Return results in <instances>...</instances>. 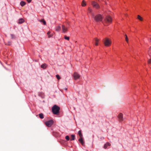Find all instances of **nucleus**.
I'll list each match as a JSON object with an SVG mask.
<instances>
[{"label":"nucleus","mask_w":151,"mask_h":151,"mask_svg":"<svg viewBox=\"0 0 151 151\" xmlns=\"http://www.w3.org/2000/svg\"><path fill=\"white\" fill-rule=\"evenodd\" d=\"M94 20L96 22H99L102 21L104 18L102 15L100 14H98L96 16L92 17Z\"/></svg>","instance_id":"nucleus-1"},{"label":"nucleus","mask_w":151,"mask_h":151,"mask_svg":"<svg viewBox=\"0 0 151 151\" xmlns=\"http://www.w3.org/2000/svg\"><path fill=\"white\" fill-rule=\"evenodd\" d=\"M52 111L55 114H58L59 113L60 108L56 105H55L52 107Z\"/></svg>","instance_id":"nucleus-2"},{"label":"nucleus","mask_w":151,"mask_h":151,"mask_svg":"<svg viewBox=\"0 0 151 151\" xmlns=\"http://www.w3.org/2000/svg\"><path fill=\"white\" fill-rule=\"evenodd\" d=\"M112 21V19L110 16H106L104 20L103 21V23L105 25H108Z\"/></svg>","instance_id":"nucleus-3"},{"label":"nucleus","mask_w":151,"mask_h":151,"mask_svg":"<svg viewBox=\"0 0 151 151\" xmlns=\"http://www.w3.org/2000/svg\"><path fill=\"white\" fill-rule=\"evenodd\" d=\"M103 42L104 45L106 47H109L111 44V40L108 38L106 37L104 39Z\"/></svg>","instance_id":"nucleus-4"},{"label":"nucleus","mask_w":151,"mask_h":151,"mask_svg":"<svg viewBox=\"0 0 151 151\" xmlns=\"http://www.w3.org/2000/svg\"><path fill=\"white\" fill-rule=\"evenodd\" d=\"M53 121L52 120H50L45 122L46 125L48 127H50L53 124Z\"/></svg>","instance_id":"nucleus-5"},{"label":"nucleus","mask_w":151,"mask_h":151,"mask_svg":"<svg viewBox=\"0 0 151 151\" xmlns=\"http://www.w3.org/2000/svg\"><path fill=\"white\" fill-rule=\"evenodd\" d=\"M91 4L96 9H98L100 8V6L99 4L94 1H93L91 2Z\"/></svg>","instance_id":"nucleus-6"},{"label":"nucleus","mask_w":151,"mask_h":151,"mask_svg":"<svg viewBox=\"0 0 151 151\" xmlns=\"http://www.w3.org/2000/svg\"><path fill=\"white\" fill-rule=\"evenodd\" d=\"M74 79L77 80L80 77V76L77 73L75 72L73 75Z\"/></svg>","instance_id":"nucleus-7"},{"label":"nucleus","mask_w":151,"mask_h":151,"mask_svg":"<svg viewBox=\"0 0 151 151\" xmlns=\"http://www.w3.org/2000/svg\"><path fill=\"white\" fill-rule=\"evenodd\" d=\"M118 117L120 122H122L123 121V115L122 113H120L119 114L118 116Z\"/></svg>","instance_id":"nucleus-8"},{"label":"nucleus","mask_w":151,"mask_h":151,"mask_svg":"<svg viewBox=\"0 0 151 151\" xmlns=\"http://www.w3.org/2000/svg\"><path fill=\"white\" fill-rule=\"evenodd\" d=\"M62 29L63 32L64 33L65 32L67 31V28L65 26V25H63L62 26Z\"/></svg>","instance_id":"nucleus-9"},{"label":"nucleus","mask_w":151,"mask_h":151,"mask_svg":"<svg viewBox=\"0 0 151 151\" xmlns=\"http://www.w3.org/2000/svg\"><path fill=\"white\" fill-rule=\"evenodd\" d=\"M88 13H90L92 15V17H93L94 16V13H93L92 12V9L90 7H88Z\"/></svg>","instance_id":"nucleus-10"},{"label":"nucleus","mask_w":151,"mask_h":151,"mask_svg":"<svg viewBox=\"0 0 151 151\" xmlns=\"http://www.w3.org/2000/svg\"><path fill=\"white\" fill-rule=\"evenodd\" d=\"M78 141L81 143V144L82 145H83L84 143V142L83 141V137H80V138L79 139Z\"/></svg>","instance_id":"nucleus-11"},{"label":"nucleus","mask_w":151,"mask_h":151,"mask_svg":"<svg viewBox=\"0 0 151 151\" xmlns=\"http://www.w3.org/2000/svg\"><path fill=\"white\" fill-rule=\"evenodd\" d=\"M137 18L141 21H142L143 20V18L139 15H137Z\"/></svg>","instance_id":"nucleus-12"},{"label":"nucleus","mask_w":151,"mask_h":151,"mask_svg":"<svg viewBox=\"0 0 151 151\" xmlns=\"http://www.w3.org/2000/svg\"><path fill=\"white\" fill-rule=\"evenodd\" d=\"M47 66V65L45 63H44L41 65V67L43 69H45L46 68Z\"/></svg>","instance_id":"nucleus-13"},{"label":"nucleus","mask_w":151,"mask_h":151,"mask_svg":"<svg viewBox=\"0 0 151 151\" xmlns=\"http://www.w3.org/2000/svg\"><path fill=\"white\" fill-rule=\"evenodd\" d=\"M111 145V144L107 142L106 144H105L104 145V149H106L108 146H110Z\"/></svg>","instance_id":"nucleus-14"},{"label":"nucleus","mask_w":151,"mask_h":151,"mask_svg":"<svg viewBox=\"0 0 151 151\" xmlns=\"http://www.w3.org/2000/svg\"><path fill=\"white\" fill-rule=\"evenodd\" d=\"M94 40L95 41V45L96 46H97L98 45V42L99 41V39H97L96 38L94 39Z\"/></svg>","instance_id":"nucleus-15"},{"label":"nucleus","mask_w":151,"mask_h":151,"mask_svg":"<svg viewBox=\"0 0 151 151\" xmlns=\"http://www.w3.org/2000/svg\"><path fill=\"white\" fill-rule=\"evenodd\" d=\"M39 21L43 23V24L45 25L46 24V22L45 21L44 19H42L41 20H39Z\"/></svg>","instance_id":"nucleus-16"},{"label":"nucleus","mask_w":151,"mask_h":151,"mask_svg":"<svg viewBox=\"0 0 151 151\" xmlns=\"http://www.w3.org/2000/svg\"><path fill=\"white\" fill-rule=\"evenodd\" d=\"M24 22V20L22 18L20 19L19 20L18 23L19 24H22Z\"/></svg>","instance_id":"nucleus-17"},{"label":"nucleus","mask_w":151,"mask_h":151,"mask_svg":"<svg viewBox=\"0 0 151 151\" xmlns=\"http://www.w3.org/2000/svg\"><path fill=\"white\" fill-rule=\"evenodd\" d=\"M78 134L80 136V137H83V135L81 133V130H79L78 131Z\"/></svg>","instance_id":"nucleus-18"},{"label":"nucleus","mask_w":151,"mask_h":151,"mask_svg":"<svg viewBox=\"0 0 151 151\" xmlns=\"http://www.w3.org/2000/svg\"><path fill=\"white\" fill-rule=\"evenodd\" d=\"M75 136L74 135L72 134L71 135V139L70 140H74L75 139Z\"/></svg>","instance_id":"nucleus-19"},{"label":"nucleus","mask_w":151,"mask_h":151,"mask_svg":"<svg viewBox=\"0 0 151 151\" xmlns=\"http://www.w3.org/2000/svg\"><path fill=\"white\" fill-rule=\"evenodd\" d=\"M61 29V27L60 26H57L56 28V30L57 31H59Z\"/></svg>","instance_id":"nucleus-20"},{"label":"nucleus","mask_w":151,"mask_h":151,"mask_svg":"<svg viewBox=\"0 0 151 151\" xmlns=\"http://www.w3.org/2000/svg\"><path fill=\"white\" fill-rule=\"evenodd\" d=\"M39 116L40 118L41 119H42L44 118L43 115L42 113L39 114Z\"/></svg>","instance_id":"nucleus-21"},{"label":"nucleus","mask_w":151,"mask_h":151,"mask_svg":"<svg viewBox=\"0 0 151 151\" xmlns=\"http://www.w3.org/2000/svg\"><path fill=\"white\" fill-rule=\"evenodd\" d=\"M25 4H26L25 2H24L23 1H21L20 2V5L22 6H24V5Z\"/></svg>","instance_id":"nucleus-22"},{"label":"nucleus","mask_w":151,"mask_h":151,"mask_svg":"<svg viewBox=\"0 0 151 151\" xmlns=\"http://www.w3.org/2000/svg\"><path fill=\"white\" fill-rule=\"evenodd\" d=\"M86 5V4L84 0H83L82 3V6H85Z\"/></svg>","instance_id":"nucleus-23"},{"label":"nucleus","mask_w":151,"mask_h":151,"mask_svg":"<svg viewBox=\"0 0 151 151\" xmlns=\"http://www.w3.org/2000/svg\"><path fill=\"white\" fill-rule=\"evenodd\" d=\"M125 36L126 41L127 42V43H128V42H129V41H128L129 40H128V39L127 36V35H125Z\"/></svg>","instance_id":"nucleus-24"},{"label":"nucleus","mask_w":151,"mask_h":151,"mask_svg":"<svg viewBox=\"0 0 151 151\" xmlns=\"http://www.w3.org/2000/svg\"><path fill=\"white\" fill-rule=\"evenodd\" d=\"M11 38L12 39H14L15 38V35H14L11 34Z\"/></svg>","instance_id":"nucleus-25"},{"label":"nucleus","mask_w":151,"mask_h":151,"mask_svg":"<svg viewBox=\"0 0 151 151\" xmlns=\"http://www.w3.org/2000/svg\"><path fill=\"white\" fill-rule=\"evenodd\" d=\"M56 77L57 79L58 80L60 79V76L58 75H56Z\"/></svg>","instance_id":"nucleus-26"},{"label":"nucleus","mask_w":151,"mask_h":151,"mask_svg":"<svg viewBox=\"0 0 151 151\" xmlns=\"http://www.w3.org/2000/svg\"><path fill=\"white\" fill-rule=\"evenodd\" d=\"M148 63L149 64H151V59H150L148 60Z\"/></svg>","instance_id":"nucleus-27"},{"label":"nucleus","mask_w":151,"mask_h":151,"mask_svg":"<svg viewBox=\"0 0 151 151\" xmlns=\"http://www.w3.org/2000/svg\"><path fill=\"white\" fill-rule=\"evenodd\" d=\"M64 38L65 39L67 40H69V37H67L65 36L64 37Z\"/></svg>","instance_id":"nucleus-28"},{"label":"nucleus","mask_w":151,"mask_h":151,"mask_svg":"<svg viewBox=\"0 0 151 151\" xmlns=\"http://www.w3.org/2000/svg\"><path fill=\"white\" fill-rule=\"evenodd\" d=\"M65 139L67 140H69V137L68 136H66L65 137Z\"/></svg>","instance_id":"nucleus-29"},{"label":"nucleus","mask_w":151,"mask_h":151,"mask_svg":"<svg viewBox=\"0 0 151 151\" xmlns=\"http://www.w3.org/2000/svg\"><path fill=\"white\" fill-rule=\"evenodd\" d=\"M53 36V34H52L50 35H49V36H48V37L49 38L52 37V36Z\"/></svg>","instance_id":"nucleus-30"},{"label":"nucleus","mask_w":151,"mask_h":151,"mask_svg":"<svg viewBox=\"0 0 151 151\" xmlns=\"http://www.w3.org/2000/svg\"><path fill=\"white\" fill-rule=\"evenodd\" d=\"M50 31H49L47 33V35L49 36V35H50Z\"/></svg>","instance_id":"nucleus-31"},{"label":"nucleus","mask_w":151,"mask_h":151,"mask_svg":"<svg viewBox=\"0 0 151 151\" xmlns=\"http://www.w3.org/2000/svg\"><path fill=\"white\" fill-rule=\"evenodd\" d=\"M29 3H30L31 2L32 0H27Z\"/></svg>","instance_id":"nucleus-32"},{"label":"nucleus","mask_w":151,"mask_h":151,"mask_svg":"<svg viewBox=\"0 0 151 151\" xmlns=\"http://www.w3.org/2000/svg\"><path fill=\"white\" fill-rule=\"evenodd\" d=\"M8 43H9V44H8V45H10V44H11V42H8Z\"/></svg>","instance_id":"nucleus-33"},{"label":"nucleus","mask_w":151,"mask_h":151,"mask_svg":"<svg viewBox=\"0 0 151 151\" xmlns=\"http://www.w3.org/2000/svg\"><path fill=\"white\" fill-rule=\"evenodd\" d=\"M65 90H67V88H65Z\"/></svg>","instance_id":"nucleus-34"}]
</instances>
